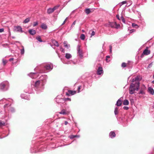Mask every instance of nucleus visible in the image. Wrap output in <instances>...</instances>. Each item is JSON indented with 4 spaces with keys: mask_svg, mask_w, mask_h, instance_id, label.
I'll return each instance as SVG.
<instances>
[{
    "mask_svg": "<svg viewBox=\"0 0 154 154\" xmlns=\"http://www.w3.org/2000/svg\"><path fill=\"white\" fill-rule=\"evenodd\" d=\"M139 88L140 83L138 82L131 83L129 89V94H134L135 91H138Z\"/></svg>",
    "mask_w": 154,
    "mask_h": 154,
    "instance_id": "f257e3e1",
    "label": "nucleus"
},
{
    "mask_svg": "<svg viewBox=\"0 0 154 154\" xmlns=\"http://www.w3.org/2000/svg\"><path fill=\"white\" fill-rule=\"evenodd\" d=\"M9 83L8 81H5L0 84V90L5 91L8 90L9 88Z\"/></svg>",
    "mask_w": 154,
    "mask_h": 154,
    "instance_id": "f03ea898",
    "label": "nucleus"
},
{
    "mask_svg": "<svg viewBox=\"0 0 154 154\" xmlns=\"http://www.w3.org/2000/svg\"><path fill=\"white\" fill-rule=\"evenodd\" d=\"M47 79V77L46 75H42L40 76L38 80L41 82L42 87L41 88L42 90H44V85L46 82V80Z\"/></svg>",
    "mask_w": 154,
    "mask_h": 154,
    "instance_id": "7ed1b4c3",
    "label": "nucleus"
},
{
    "mask_svg": "<svg viewBox=\"0 0 154 154\" xmlns=\"http://www.w3.org/2000/svg\"><path fill=\"white\" fill-rule=\"evenodd\" d=\"M11 103H6L4 106L5 109H6L9 111L11 112H15V109L14 108L11 106Z\"/></svg>",
    "mask_w": 154,
    "mask_h": 154,
    "instance_id": "20e7f679",
    "label": "nucleus"
},
{
    "mask_svg": "<svg viewBox=\"0 0 154 154\" xmlns=\"http://www.w3.org/2000/svg\"><path fill=\"white\" fill-rule=\"evenodd\" d=\"M35 86L37 88L36 91H38L39 90L40 91H38V93L40 91H41L43 90L41 89V87L42 86L41 85V82L39 80H38L35 82Z\"/></svg>",
    "mask_w": 154,
    "mask_h": 154,
    "instance_id": "39448f33",
    "label": "nucleus"
},
{
    "mask_svg": "<svg viewBox=\"0 0 154 154\" xmlns=\"http://www.w3.org/2000/svg\"><path fill=\"white\" fill-rule=\"evenodd\" d=\"M80 45H78L77 47V54L79 56V57L82 58V57L83 55V52L82 50H81L80 48Z\"/></svg>",
    "mask_w": 154,
    "mask_h": 154,
    "instance_id": "423d86ee",
    "label": "nucleus"
},
{
    "mask_svg": "<svg viewBox=\"0 0 154 154\" xmlns=\"http://www.w3.org/2000/svg\"><path fill=\"white\" fill-rule=\"evenodd\" d=\"M56 102L58 103H63L65 102L64 99L61 98L60 96H57L55 99Z\"/></svg>",
    "mask_w": 154,
    "mask_h": 154,
    "instance_id": "0eeeda50",
    "label": "nucleus"
},
{
    "mask_svg": "<svg viewBox=\"0 0 154 154\" xmlns=\"http://www.w3.org/2000/svg\"><path fill=\"white\" fill-rule=\"evenodd\" d=\"M53 67V65L51 63H47L44 66V68L46 70L49 71L52 70Z\"/></svg>",
    "mask_w": 154,
    "mask_h": 154,
    "instance_id": "6e6552de",
    "label": "nucleus"
},
{
    "mask_svg": "<svg viewBox=\"0 0 154 154\" xmlns=\"http://www.w3.org/2000/svg\"><path fill=\"white\" fill-rule=\"evenodd\" d=\"M116 25V22H109L108 23L106 24V26L108 27H111L112 28H115V25Z\"/></svg>",
    "mask_w": 154,
    "mask_h": 154,
    "instance_id": "1a4fd4ad",
    "label": "nucleus"
},
{
    "mask_svg": "<svg viewBox=\"0 0 154 154\" xmlns=\"http://www.w3.org/2000/svg\"><path fill=\"white\" fill-rule=\"evenodd\" d=\"M14 31L15 32H23L22 30V28L20 26H15L14 27Z\"/></svg>",
    "mask_w": 154,
    "mask_h": 154,
    "instance_id": "9d476101",
    "label": "nucleus"
},
{
    "mask_svg": "<svg viewBox=\"0 0 154 154\" xmlns=\"http://www.w3.org/2000/svg\"><path fill=\"white\" fill-rule=\"evenodd\" d=\"M103 71L102 67H99L97 71V74L98 75H103Z\"/></svg>",
    "mask_w": 154,
    "mask_h": 154,
    "instance_id": "9b49d317",
    "label": "nucleus"
},
{
    "mask_svg": "<svg viewBox=\"0 0 154 154\" xmlns=\"http://www.w3.org/2000/svg\"><path fill=\"white\" fill-rule=\"evenodd\" d=\"M142 79V77L140 76H137L134 78L133 79H132V82L134 83L135 82V83H136L137 82H139V81H140Z\"/></svg>",
    "mask_w": 154,
    "mask_h": 154,
    "instance_id": "f8f14e48",
    "label": "nucleus"
},
{
    "mask_svg": "<svg viewBox=\"0 0 154 154\" xmlns=\"http://www.w3.org/2000/svg\"><path fill=\"white\" fill-rule=\"evenodd\" d=\"M76 91H75L69 90L67 92H66V95L68 96L73 95L76 94Z\"/></svg>",
    "mask_w": 154,
    "mask_h": 154,
    "instance_id": "ddd939ff",
    "label": "nucleus"
},
{
    "mask_svg": "<svg viewBox=\"0 0 154 154\" xmlns=\"http://www.w3.org/2000/svg\"><path fill=\"white\" fill-rule=\"evenodd\" d=\"M146 87L144 85H143L140 88V89L139 94H144V90L145 89Z\"/></svg>",
    "mask_w": 154,
    "mask_h": 154,
    "instance_id": "4468645a",
    "label": "nucleus"
},
{
    "mask_svg": "<svg viewBox=\"0 0 154 154\" xmlns=\"http://www.w3.org/2000/svg\"><path fill=\"white\" fill-rule=\"evenodd\" d=\"M32 79H35L37 77V74L34 72H31L28 74Z\"/></svg>",
    "mask_w": 154,
    "mask_h": 154,
    "instance_id": "2eb2a0df",
    "label": "nucleus"
},
{
    "mask_svg": "<svg viewBox=\"0 0 154 154\" xmlns=\"http://www.w3.org/2000/svg\"><path fill=\"white\" fill-rule=\"evenodd\" d=\"M21 98L26 100H29V97L27 96L26 94H22L20 95Z\"/></svg>",
    "mask_w": 154,
    "mask_h": 154,
    "instance_id": "dca6fc26",
    "label": "nucleus"
},
{
    "mask_svg": "<svg viewBox=\"0 0 154 154\" xmlns=\"http://www.w3.org/2000/svg\"><path fill=\"white\" fill-rule=\"evenodd\" d=\"M122 98H119L117 101L116 105L117 106H120L122 105Z\"/></svg>",
    "mask_w": 154,
    "mask_h": 154,
    "instance_id": "f3484780",
    "label": "nucleus"
},
{
    "mask_svg": "<svg viewBox=\"0 0 154 154\" xmlns=\"http://www.w3.org/2000/svg\"><path fill=\"white\" fill-rule=\"evenodd\" d=\"M60 114L63 115L68 114L69 112L68 111H66V110L63 109L61 111L59 112Z\"/></svg>",
    "mask_w": 154,
    "mask_h": 154,
    "instance_id": "a211bd4d",
    "label": "nucleus"
},
{
    "mask_svg": "<svg viewBox=\"0 0 154 154\" xmlns=\"http://www.w3.org/2000/svg\"><path fill=\"white\" fill-rule=\"evenodd\" d=\"M148 92L152 95H153L154 94V90L151 87L148 88Z\"/></svg>",
    "mask_w": 154,
    "mask_h": 154,
    "instance_id": "6ab92c4d",
    "label": "nucleus"
},
{
    "mask_svg": "<svg viewBox=\"0 0 154 154\" xmlns=\"http://www.w3.org/2000/svg\"><path fill=\"white\" fill-rule=\"evenodd\" d=\"M143 53L145 55H148L150 54V51L146 48L144 50Z\"/></svg>",
    "mask_w": 154,
    "mask_h": 154,
    "instance_id": "aec40b11",
    "label": "nucleus"
},
{
    "mask_svg": "<svg viewBox=\"0 0 154 154\" xmlns=\"http://www.w3.org/2000/svg\"><path fill=\"white\" fill-rule=\"evenodd\" d=\"M116 136V134L115 132L113 131H111L109 134V137L112 138L115 137Z\"/></svg>",
    "mask_w": 154,
    "mask_h": 154,
    "instance_id": "412c9836",
    "label": "nucleus"
},
{
    "mask_svg": "<svg viewBox=\"0 0 154 154\" xmlns=\"http://www.w3.org/2000/svg\"><path fill=\"white\" fill-rule=\"evenodd\" d=\"M29 33L31 35H33L35 34V31L33 29H30L29 30Z\"/></svg>",
    "mask_w": 154,
    "mask_h": 154,
    "instance_id": "4be33fe9",
    "label": "nucleus"
},
{
    "mask_svg": "<svg viewBox=\"0 0 154 154\" xmlns=\"http://www.w3.org/2000/svg\"><path fill=\"white\" fill-rule=\"evenodd\" d=\"M65 57L66 59H69L72 57V56L69 53H67L65 54Z\"/></svg>",
    "mask_w": 154,
    "mask_h": 154,
    "instance_id": "5701e85b",
    "label": "nucleus"
},
{
    "mask_svg": "<svg viewBox=\"0 0 154 154\" xmlns=\"http://www.w3.org/2000/svg\"><path fill=\"white\" fill-rule=\"evenodd\" d=\"M52 42L54 46L57 47H58L59 46V44L58 42L55 40H52Z\"/></svg>",
    "mask_w": 154,
    "mask_h": 154,
    "instance_id": "b1692460",
    "label": "nucleus"
},
{
    "mask_svg": "<svg viewBox=\"0 0 154 154\" xmlns=\"http://www.w3.org/2000/svg\"><path fill=\"white\" fill-rule=\"evenodd\" d=\"M54 10L53 8H49L48 9L47 12L48 14H50L53 13Z\"/></svg>",
    "mask_w": 154,
    "mask_h": 154,
    "instance_id": "393cba45",
    "label": "nucleus"
},
{
    "mask_svg": "<svg viewBox=\"0 0 154 154\" xmlns=\"http://www.w3.org/2000/svg\"><path fill=\"white\" fill-rule=\"evenodd\" d=\"M114 113L116 116L119 113V108L116 107L114 110Z\"/></svg>",
    "mask_w": 154,
    "mask_h": 154,
    "instance_id": "a878e982",
    "label": "nucleus"
},
{
    "mask_svg": "<svg viewBox=\"0 0 154 154\" xmlns=\"http://www.w3.org/2000/svg\"><path fill=\"white\" fill-rule=\"evenodd\" d=\"M129 103V101L127 100H125L123 101V104L125 105H128Z\"/></svg>",
    "mask_w": 154,
    "mask_h": 154,
    "instance_id": "bb28decb",
    "label": "nucleus"
},
{
    "mask_svg": "<svg viewBox=\"0 0 154 154\" xmlns=\"http://www.w3.org/2000/svg\"><path fill=\"white\" fill-rule=\"evenodd\" d=\"M41 27L42 29H47V26H46V25L44 23H43L42 24L41 26Z\"/></svg>",
    "mask_w": 154,
    "mask_h": 154,
    "instance_id": "cd10ccee",
    "label": "nucleus"
},
{
    "mask_svg": "<svg viewBox=\"0 0 154 154\" xmlns=\"http://www.w3.org/2000/svg\"><path fill=\"white\" fill-rule=\"evenodd\" d=\"M22 49H20V53L21 55H23L24 53V47L23 46H21Z\"/></svg>",
    "mask_w": 154,
    "mask_h": 154,
    "instance_id": "c85d7f7f",
    "label": "nucleus"
},
{
    "mask_svg": "<svg viewBox=\"0 0 154 154\" xmlns=\"http://www.w3.org/2000/svg\"><path fill=\"white\" fill-rule=\"evenodd\" d=\"M91 12V11L90 9L89 8H87L85 10V12L87 14H90Z\"/></svg>",
    "mask_w": 154,
    "mask_h": 154,
    "instance_id": "c756f323",
    "label": "nucleus"
},
{
    "mask_svg": "<svg viewBox=\"0 0 154 154\" xmlns=\"http://www.w3.org/2000/svg\"><path fill=\"white\" fill-rule=\"evenodd\" d=\"M64 46L66 48H69L70 47V45H68L67 42L65 41L63 43Z\"/></svg>",
    "mask_w": 154,
    "mask_h": 154,
    "instance_id": "7c9ffc66",
    "label": "nucleus"
},
{
    "mask_svg": "<svg viewBox=\"0 0 154 154\" xmlns=\"http://www.w3.org/2000/svg\"><path fill=\"white\" fill-rule=\"evenodd\" d=\"M79 135H72L70 136V138L71 139H72L75 137L79 138Z\"/></svg>",
    "mask_w": 154,
    "mask_h": 154,
    "instance_id": "2f4dec72",
    "label": "nucleus"
},
{
    "mask_svg": "<svg viewBox=\"0 0 154 154\" xmlns=\"http://www.w3.org/2000/svg\"><path fill=\"white\" fill-rule=\"evenodd\" d=\"M127 2L126 1H124L119 3V5L120 6H121L122 5L126 4Z\"/></svg>",
    "mask_w": 154,
    "mask_h": 154,
    "instance_id": "473e14b6",
    "label": "nucleus"
},
{
    "mask_svg": "<svg viewBox=\"0 0 154 154\" xmlns=\"http://www.w3.org/2000/svg\"><path fill=\"white\" fill-rule=\"evenodd\" d=\"M30 21V18H28L25 19L23 21V23H28Z\"/></svg>",
    "mask_w": 154,
    "mask_h": 154,
    "instance_id": "72a5a7b5",
    "label": "nucleus"
},
{
    "mask_svg": "<svg viewBox=\"0 0 154 154\" xmlns=\"http://www.w3.org/2000/svg\"><path fill=\"white\" fill-rule=\"evenodd\" d=\"M36 39H37L38 41H39L40 42H42V40L41 37L40 36H37L36 37Z\"/></svg>",
    "mask_w": 154,
    "mask_h": 154,
    "instance_id": "f704fd0d",
    "label": "nucleus"
},
{
    "mask_svg": "<svg viewBox=\"0 0 154 154\" xmlns=\"http://www.w3.org/2000/svg\"><path fill=\"white\" fill-rule=\"evenodd\" d=\"M85 36L84 34H82L80 36V38L82 40H84L85 39Z\"/></svg>",
    "mask_w": 154,
    "mask_h": 154,
    "instance_id": "c9c22d12",
    "label": "nucleus"
},
{
    "mask_svg": "<svg viewBox=\"0 0 154 154\" xmlns=\"http://www.w3.org/2000/svg\"><path fill=\"white\" fill-rule=\"evenodd\" d=\"M5 123L4 122H2L0 121V127H2L4 126Z\"/></svg>",
    "mask_w": 154,
    "mask_h": 154,
    "instance_id": "e433bc0d",
    "label": "nucleus"
},
{
    "mask_svg": "<svg viewBox=\"0 0 154 154\" xmlns=\"http://www.w3.org/2000/svg\"><path fill=\"white\" fill-rule=\"evenodd\" d=\"M132 26L134 27H135L136 26H137V28L139 27L135 23H132Z\"/></svg>",
    "mask_w": 154,
    "mask_h": 154,
    "instance_id": "4c0bfd02",
    "label": "nucleus"
},
{
    "mask_svg": "<svg viewBox=\"0 0 154 154\" xmlns=\"http://www.w3.org/2000/svg\"><path fill=\"white\" fill-rule=\"evenodd\" d=\"M76 20H75L73 23H72V24L71 25V26L70 27V29H72V27L74 26V25L75 24V23H76Z\"/></svg>",
    "mask_w": 154,
    "mask_h": 154,
    "instance_id": "58836bf2",
    "label": "nucleus"
},
{
    "mask_svg": "<svg viewBox=\"0 0 154 154\" xmlns=\"http://www.w3.org/2000/svg\"><path fill=\"white\" fill-rule=\"evenodd\" d=\"M121 19L123 23H125V20L123 18V17H122V16L121 17Z\"/></svg>",
    "mask_w": 154,
    "mask_h": 154,
    "instance_id": "ea45409f",
    "label": "nucleus"
},
{
    "mask_svg": "<svg viewBox=\"0 0 154 154\" xmlns=\"http://www.w3.org/2000/svg\"><path fill=\"white\" fill-rule=\"evenodd\" d=\"M122 67L124 68L126 66V64L125 63H123L122 64Z\"/></svg>",
    "mask_w": 154,
    "mask_h": 154,
    "instance_id": "a19ab883",
    "label": "nucleus"
},
{
    "mask_svg": "<svg viewBox=\"0 0 154 154\" xmlns=\"http://www.w3.org/2000/svg\"><path fill=\"white\" fill-rule=\"evenodd\" d=\"M82 88V86H79L78 88V92L79 93L80 92V90Z\"/></svg>",
    "mask_w": 154,
    "mask_h": 154,
    "instance_id": "79ce46f5",
    "label": "nucleus"
},
{
    "mask_svg": "<svg viewBox=\"0 0 154 154\" xmlns=\"http://www.w3.org/2000/svg\"><path fill=\"white\" fill-rule=\"evenodd\" d=\"M71 63L73 64L74 65L76 64L77 63V61H74L71 60Z\"/></svg>",
    "mask_w": 154,
    "mask_h": 154,
    "instance_id": "37998d69",
    "label": "nucleus"
},
{
    "mask_svg": "<svg viewBox=\"0 0 154 154\" xmlns=\"http://www.w3.org/2000/svg\"><path fill=\"white\" fill-rule=\"evenodd\" d=\"M38 24V22H35L33 23V26H36Z\"/></svg>",
    "mask_w": 154,
    "mask_h": 154,
    "instance_id": "c03bdc74",
    "label": "nucleus"
},
{
    "mask_svg": "<svg viewBox=\"0 0 154 154\" xmlns=\"http://www.w3.org/2000/svg\"><path fill=\"white\" fill-rule=\"evenodd\" d=\"M110 57L109 56H106V60L107 62H109V61H110V60H108V58H109Z\"/></svg>",
    "mask_w": 154,
    "mask_h": 154,
    "instance_id": "a18cd8bd",
    "label": "nucleus"
},
{
    "mask_svg": "<svg viewBox=\"0 0 154 154\" xmlns=\"http://www.w3.org/2000/svg\"><path fill=\"white\" fill-rule=\"evenodd\" d=\"M64 100H65V101L66 100H69V101H71V99L69 98H64Z\"/></svg>",
    "mask_w": 154,
    "mask_h": 154,
    "instance_id": "49530a36",
    "label": "nucleus"
},
{
    "mask_svg": "<svg viewBox=\"0 0 154 154\" xmlns=\"http://www.w3.org/2000/svg\"><path fill=\"white\" fill-rule=\"evenodd\" d=\"M120 26L119 24H117L116 23V25H115V28H119Z\"/></svg>",
    "mask_w": 154,
    "mask_h": 154,
    "instance_id": "de8ad7c7",
    "label": "nucleus"
},
{
    "mask_svg": "<svg viewBox=\"0 0 154 154\" xmlns=\"http://www.w3.org/2000/svg\"><path fill=\"white\" fill-rule=\"evenodd\" d=\"M59 6H54L53 8V9H54V11L56 9L58 8L59 7Z\"/></svg>",
    "mask_w": 154,
    "mask_h": 154,
    "instance_id": "09e8293b",
    "label": "nucleus"
},
{
    "mask_svg": "<svg viewBox=\"0 0 154 154\" xmlns=\"http://www.w3.org/2000/svg\"><path fill=\"white\" fill-rule=\"evenodd\" d=\"M67 19H68V17H66V19H65V20L63 21V23L61 25H64L66 21L67 20Z\"/></svg>",
    "mask_w": 154,
    "mask_h": 154,
    "instance_id": "8fccbe9b",
    "label": "nucleus"
},
{
    "mask_svg": "<svg viewBox=\"0 0 154 154\" xmlns=\"http://www.w3.org/2000/svg\"><path fill=\"white\" fill-rule=\"evenodd\" d=\"M131 103L132 104L134 103V100L133 99H131L130 100Z\"/></svg>",
    "mask_w": 154,
    "mask_h": 154,
    "instance_id": "3c124183",
    "label": "nucleus"
},
{
    "mask_svg": "<svg viewBox=\"0 0 154 154\" xmlns=\"http://www.w3.org/2000/svg\"><path fill=\"white\" fill-rule=\"evenodd\" d=\"M95 34V32L94 31H92V33H91V37H92V36L94 35Z\"/></svg>",
    "mask_w": 154,
    "mask_h": 154,
    "instance_id": "603ef678",
    "label": "nucleus"
},
{
    "mask_svg": "<svg viewBox=\"0 0 154 154\" xmlns=\"http://www.w3.org/2000/svg\"><path fill=\"white\" fill-rule=\"evenodd\" d=\"M123 109L125 110H127L129 109V108L128 106H125L123 107Z\"/></svg>",
    "mask_w": 154,
    "mask_h": 154,
    "instance_id": "864d4df0",
    "label": "nucleus"
},
{
    "mask_svg": "<svg viewBox=\"0 0 154 154\" xmlns=\"http://www.w3.org/2000/svg\"><path fill=\"white\" fill-rule=\"evenodd\" d=\"M135 31V30L134 29H132L130 30V33H131L133 32H134Z\"/></svg>",
    "mask_w": 154,
    "mask_h": 154,
    "instance_id": "5fc2aeb1",
    "label": "nucleus"
},
{
    "mask_svg": "<svg viewBox=\"0 0 154 154\" xmlns=\"http://www.w3.org/2000/svg\"><path fill=\"white\" fill-rule=\"evenodd\" d=\"M3 63L4 65H5L7 63V61L5 60H3Z\"/></svg>",
    "mask_w": 154,
    "mask_h": 154,
    "instance_id": "6e6d98bb",
    "label": "nucleus"
},
{
    "mask_svg": "<svg viewBox=\"0 0 154 154\" xmlns=\"http://www.w3.org/2000/svg\"><path fill=\"white\" fill-rule=\"evenodd\" d=\"M60 50L63 52H64V50L62 48H60Z\"/></svg>",
    "mask_w": 154,
    "mask_h": 154,
    "instance_id": "4d7b16f0",
    "label": "nucleus"
},
{
    "mask_svg": "<svg viewBox=\"0 0 154 154\" xmlns=\"http://www.w3.org/2000/svg\"><path fill=\"white\" fill-rule=\"evenodd\" d=\"M116 17L119 20H121V18H119V15H116Z\"/></svg>",
    "mask_w": 154,
    "mask_h": 154,
    "instance_id": "13d9d810",
    "label": "nucleus"
},
{
    "mask_svg": "<svg viewBox=\"0 0 154 154\" xmlns=\"http://www.w3.org/2000/svg\"><path fill=\"white\" fill-rule=\"evenodd\" d=\"M128 2L130 4V5H129L128 6H129L130 5H131L132 3V1H130V0L129 1H128Z\"/></svg>",
    "mask_w": 154,
    "mask_h": 154,
    "instance_id": "bf43d9fd",
    "label": "nucleus"
},
{
    "mask_svg": "<svg viewBox=\"0 0 154 154\" xmlns=\"http://www.w3.org/2000/svg\"><path fill=\"white\" fill-rule=\"evenodd\" d=\"M109 49H110V52H112V47L111 45H110L109 46Z\"/></svg>",
    "mask_w": 154,
    "mask_h": 154,
    "instance_id": "052dcab7",
    "label": "nucleus"
},
{
    "mask_svg": "<svg viewBox=\"0 0 154 154\" xmlns=\"http://www.w3.org/2000/svg\"><path fill=\"white\" fill-rule=\"evenodd\" d=\"M66 63L67 64H72L71 60L68 61Z\"/></svg>",
    "mask_w": 154,
    "mask_h": 154,
    "instance_id": "680f3d73",
    "label": "nucleus"
},
{
    "mask_svg": "<svg viewBox=\"0 0 154 154\" xmlns=\"http://www.w3.org/2000/svg\"><path fill=\"white\" fill-rule=\"evenodd\" d=\"M4 29L3 28L0 29V32H2L4 31Z\"/></svg>",
    "mask_w": 154,
    "mask_h": 154,
    "instance_id": "e2e57ef3",
    "label": "nucleus"
},
{
    "mask_svg": "<svg viewBox=\"0 0 154 154\" xmlns=\"http://www.w3.org/2000/svg\"><path fill=\"white\" fill-rule=\"evenodd\" d=\"M14 59L13 58H11L9 59V61H13L14 60Z\"/></svg>",
    "mask_w": 154,
    "mask_h": 154,
    "instance_id": "0e129e2a",
    "label": "nucleus"
},
{
    "mask_svg": "<svg viewBox=\"0 0 154 154\" xmlns=\"http://www.w3.org/2000/svg\"><path fill=\"white\" fill-rule=\"evenodd\" d=\"M8 32H9V36H10L11 35V32H10V30L9 29H8Z\"/></svg>",
    "mask_w": 154,
    "mask_h": 154,
    "instance_id": "69168bd1",
    "label": "nucleus"
},
{
    "mask_svg": "<svg viewBox=\"0 0 154 154\" xmlns=\"http://www.w3.org/2000/svg\"><path fill=\"white\" fill-rule=\"evenodd\" d=\"M144 54H143V53L141 55V56H140L142 58L144 56Z\"/></svg>",
    "mask_w": 154,
    "mask_h": 154,
    "instance_id": "338daca9",
    "label": "nucleus"
},
{
    "mask_svg": "<svg viewBox=\"0 0 154 154\" xmlns=\"http://www.w3.org/2000/svg\"><path fill=\"white\" fill-rule=\"evenodd\" d=\"M68 122L67 121H65V122L64 124H65V125H67L68 124Z\"/></svg>",
    "mask_w": 154,
    "mask_h": 154,
    "instance_id": "774afa93",
    "label": "nucleus"
}]
</instances>
